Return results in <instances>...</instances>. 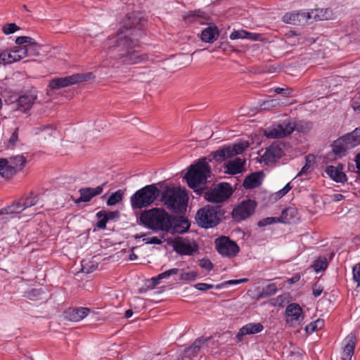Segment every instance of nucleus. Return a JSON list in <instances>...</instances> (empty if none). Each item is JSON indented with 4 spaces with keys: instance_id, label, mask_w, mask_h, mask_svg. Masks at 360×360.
I'll list each match as a JSON object with an SVG mask.
<instances>
[{
    "instance_id": "f257e3e1",
    "label": "nucleus",
    "mask_w": 360,
    "mask_h": 360,
    "mask_svg": "<svg viewBox=\"0 0 360 360\" xmlns=\"http://www.w3.org/2000/svg\"><path fill=\"white\" fill-rule=\"evenodd\" d=\"M145 25L146 20L141 13H129L122 20L123 29L115 37L108 39L105 58L97 68H110L115 73H127L129 71L128 65L142 61L143 58L134 48L138 45V38Z\"/></svg>"
},
{
    "instance_id": "f03ea898",
    "label": "nucleus",
    "mask_w": 360,
    "mask_h": 360,
    "mask_svg": "<svg viewBox=\"0 0 360 360\" xmlns=\"http://www.w3.org/2000/svg\"><path fill=\"white\" fill-rule=\"evenodd\" d=\"M142 223L153 230L184 233L188 231L190 224L186 219L174 221L165 210L153 208L142 213L140 217Z\"/></svg>"
},
{
    "instance_id": "7ed1b4c3",
    "label": "nucleus",
    "mask_w": 360,
    "mask_h": 360,
    "mask_svg": "<svg viewBox=\"0 0 360 360\" xmlns=\"http://www.w3.org/2000/svg\"><path fill=\"white\" fill-rule=\"evenodd\" d=\"M188 200L185 190L179 187L167 186L162 192L161 202L169 210L179 213L181 212L186 207Z\"/></svg>"
},
{
    "instance_id": "20e7f679",
    "label": "nucleus",
    "mask_w": 360,
    "mask_h": 360,
    "mask_svg": "<svg viewBox=\"0 0 360 360\" xmlns=\"http://www.w3.org/2000/svg\"><path fill=\"white\" fill-rule=\"evenodd\" d=\"M210 174V167L205 159L200 160L198 162L190 166L188 172L185 174V179L187 181L190 188L195 189L200 193L198 188L207 182V177Z\"/></svg>"
},
{
    "instance_id": "39448f33",
    "label": "nucleus",
    "mask_w": 360,
    "mask_h": 360,
    "mask_svg": "<svg viewBox=\"0 0 360 360\" xmlns=\"http://www.w3.org/2000/svg\"><path fill=\"white\" fill-rule=\"evenodd\" d=\"M160 193V191L155 184L146 186L131 196V205L133 209L148 207L157 199Z\"/></svg>"
},
{
    "instance_id": "423d86ee",
    "label": "nucleus",
    "mask_w": 360,
    "mask_h": 360,
    "mask_svg": "<svg viewBox=\"0 0 360 360\" xmlns=\"http://www.w3.org/2000/svg\"><path fill=\"white\" fill-rule=\"evenodd\" d=\"M221 215L219 207L206 205L197 212L195 220L200 226L208 229L217 225Z\"/></svg>"
},
{
    "instance_id": "0eeeda50",
    "label": "nucleus",
    "mask_w": 360,
    "mask_h": 360,
    "mask_svg": "<svg viewBox=\"0 0 360 360\" xmlns=\"http://www.w3.org/2000/svg\"><path fill=\"white\" fill-rule=\"evenodd\" d=\"M360 145V129H354L335 141L333 145L332 152L341 157L347 150Z\"/></svg>"
},
{
    "instance_id": "6e6552de",
    "label": "nucleus",
    "mask_w": 360,
    "mask_h": 360,
    "mask_svg": "<svg viewBox=\"0 0 360 360\" xmlns=\"http://www.w3.org/2000/svg\"><path fill=\"white\" fill-rule=\"evenodd\" d=\"M200 193L202 194L204 198L210 202L220 203L231 195L232 189L229 184L221 183L204 192L200 191Z\"/></svg>"
},
{
    "instance_id": "1a4fd4ad",
    "label": "nucleus",
    "mask_w": 360,
    "mask_h": 360,
    "mask_svg": "<svg viewBox=\"0 0 360 360\" xmlns=\"http://www.w3.org/2000/svg\"><path fill=\"white\" fill-rule=\"evenodd\" d=\"M295 128V123L290 119H285L282 122L273 124L266 128L264 135L270 139H281L290 135Z\"/></svg>"
},
{
    "instance_id": "9d476101",
    "label": "nucleus",
    "mask_w": 360,
    "mask_h": 360,
    "mask_svg": "<svg viewBox=\"0 0 360 360\" xmlns=\"http://www.w3.org/2000/svg\"><path fill=\"white\" fill-rule=\"evenodd\" d=\"M249 146L248 141H241L233 146L223 147L212 153L213 158L218 162H222L227 158L242 153Z\"/></svg>"
},
{
    "instance_id": "9b49d317",
    "label": "nucleus",
    "mask_w": 360,
    "mask_h": 360,
    "mask_svg": "<svg viewBox=\"0 0 360 360\" xmlns=\"http://www.w3.org/2000/svg\"><path fill=\"white\" fill-rule=\"evenodd\" d=\"M215 244L217 251L224 257L230 258L236 257L240 250L236 242L225 236L217 238Z\"/></svg>"
},
{
    "instance_id": "f8f14e48",
    "label": "nucleus",
    "mask_w": 360,
    "mask_h": 360,
    "mask_svg": "<svg viewBox=\"0 0 360 360\" xmlns=\"http://www.w3.org/2000/svg\"><path fill=\"white\" fill-rule=\"evenodd\" d=\"M172 246L174 250L181 255H191L198 249V246L194 240L183 237L175 238Z\"/></svg>"
},
{
    "instance_id": "ddd939ff",
    "label": "nucleus",
    "mask_w": 360,
    "mask_h": 360,
    "mask_svg": "<svg viewBox=\"0 0 360 360\" xmlns=\"http://www.w3.org/2000/svg\"><path fill=\"white\" fill-rule=\"evenodd\" d=\"M255 207L256 202L254 200H245L233 209L232 216L236 221L244 220L254 213Z\"/></svg>"
},
{
    "instance_id": "4468645a",
    "label": "nucleus",
    "mask_w": 360,
    "mask_h": 360,
    "mask_svg": "<svg viewBox=\"0 0 360 360\" xmlns=\"http://www.w3.org/2000/svg\"><path fill=\"white\" fill-rule=\"evenodd\" d=\"M286 321L291 326H299L303 319L302 309L298 304L291 303L285 309Z\"/></svg>"
},
{
    "instance_id": "2eb2a0df",
    "label": "nucleus",
    "mask_w": 360,
    "mask_h": 360,
    "mask_svg": "<svg viewBox=\"0 0 360 360\" xmlns=\"http://www.w3.org/2000/svg\"><path fill=\"white\" fill-rule=\"evenodd\" d=\"M39 204V195L33 192H30L28 195L22 197L19 200L13 203V206L19 214L30 207Z\"/></svg>"
},
{
    "instance_id": "dca6fc26",
    "label": "nucleus",
    "mask_w": 360,
    "mask_h": 360,
    "mask_svg": "<svg viewBox=\"0 0 360 360\" xmlns=\"http://www.w3.org/2000/svg\"><path fill=\"white\" fill-rule=\"evenodd\" d=\"M309 18V15L305 12L292 11L285 13L283 16V21L288 24L300 25L305 23Z\"/></svg>"
},
{
    "instance_id": "f3484780",
    "label": "nucleus",
    "mask_w": 360,
    "mask_h": 360,
    "mask_svg": "<svg viewBox=\"0 0 360 360\" xmlns=\"http://www.w3.org/2000/svg\"><path fill=\"white\" fill-rule=\"evenodd\" d=\"M103 190V185L98 186L96 188H80L79 192L80 197L75 200V203L82 202H89L92 198L96 195H100Z\"/></svg>"
},
{
    "instance_id": "a211bd4d",
    "label": "nucleus",
    "mask_w": 360,
    "mask_h": 360,
    "mask_svg": "<svg viewBox=\"0 0 360 360\" xmlns=\"http://www.w3.org/2000/svg\"><path fill=\"white\" fill-rule=\"evenodd\" d=\"M184 20L187 23L198 22L205 24V20H209V15L201 10L188 11L183 15Z\"/></svg>"
},
{
    "instance_id": "6ab92c4d",
    "label": "nucleus",
    "mask_w": 360,
    "mask_h": 360,
    "mask_svg": "<svg viewBox=\"0 0 360 360\" xmlns=\"http://www.w3.org/2000/svg\"><path fill=\"white\" fill-rule=\"evenodd\" d=\"M283 154V150L279 146L272 144L267 148L262 155V160L266 163H270L274 162L276 159L282 157Z\"/></svg>"
},
{
    "instance_id": "aec40b11",
    "label": "nucleus",
    "mask_w": 360,
    "mask_h": 360,
    "mask_svg": "<svg viewBox=\"0 0 360 360\" xmlns=\"http://www.w3.org/2000/svg\"><path fill=\"white\" fill-rule=\"evenodd\" d=\"M248 281V278H241V279H238V280H229V281H226L222 283L217 285L215 286V288L221 289V288H223L224 286L240 284L242 283H245ZM194 287L195 289H197L198 290L205 291L207 290L212 289L214 287V285H213L212 284L204 283H196L194 285Z\"/></svg>"
},
{
    "instance_id": "412c9836",
    "label": "nucleus",
    "mask_w": 360,
    "mask_h": 360,
    "mask_svg": "<svg viewBox=\"0 0 360 360\" xmlns=\"http://www.w3.org/2000/svg\"><path fill=\"white\" fill-rule=\"evenodd\" d=\"M325 172L335 181L343 183L347 181V176L342 172V166L339 165L338 167L332 165L327 166Z\"/></svg>"
},
{
    "instance_id": "4be33fe9",
    "label": "nucleus",
    "mask_w": 360,
    "mask_h": 360,
    "mask_svg": "<svg viewBox=\"0 0 360 360\" xmlns=\"http://www.w3.org/2000/svg\"><path fill=\"white\" fill-rule=\"evenodd\" d=\"M263 330V326L259 323H248L242 327L238 334L236 338L238 342L242 341L243 337L248 334H255L261 332Z\"/></svg>"
},
{
    "instance_id": "5701e85b",
    "label": "nucleus",
    "mask_w": 360,
    "mask_h": 360,
    "mask_svg": "<svg viewBox=\"0 0 360 360\" xmlns=\"http://www.w3.org/2000/svg\"><path fill=\"white\" fill-rule=\"evenodd\" d=\"M345 345L342 352V360H351L354 353L356 338L353 334L349 335L345 340Z\"/></svg>"
},
{
    "instance_id": "b1692460",
    "label": "nucleus",
    "mask_w": 360,
    "mask_h": 360,
    "mask_svg": "<svg viewBox=\"0 0 360 360\" xmlns=\"http://www.w3.org/2000/svg\"><path fill=\"white\" fill-rule=\"evenodd\" d=\"M210 338H200L197 339L191 346L185 349L184 354L186 357L195 356L202 349L206 346V342Z\"/></svg>"
},
{
    "instance_id": "393cba45",
    "label": "nucleus",
    "mask_w": 360,
    "mask_h": 360,
    "mask_svg": "<svg viewBox=\"0 0 360 360\" xmlns=\"http://www.w3.org/2000/svg\"><path fill=\"white\" fill-rule=\"evenodd\" d=\"M36 99L37 96L33 94L20 96L16 102L17 109L22 112L29 110L32 108Z\"/></svg>"
},
{
    "instance_id": "a878e982",
    "label": "nucleus",
    "mask_w": 360,
    "mask_h": 360,
    "mask_svg": "<svg viewBox=\"0 0 360 360\" xmlns=\"http://www.w3.org/2000/svg\"><path fill=\"white\" fill-rule=\"evenodd\" d=\"M75 84H76V80L74 75H72L65 77L53 79L49 83V87L51 89H59Z\"/></svg>"
},
{
    "instance_id": "bb28decb",
    "label": "nucleus",
    "mask_w": 360,
    "mask_h": 360,
    "mask_svg": "<svg viewBox=\"0 0 360 360\" xmlns=\"http://www.w3.org/2000/svg\"><path fill=\"white\" fill-rule=\"evenodd\" d=\"M91 309L87 307H77L70 309L67 316L70 321L78 322L89 314Z\"/></svg>"
},
{
    "instance_id": "cd10ccee",
    "label": "nucleus",
    "mask_w": 360,
    "mask_h": 360,
    "mask_svg": "<svg viewBox=\"0 0 360 360\" xmlns=\"http://www.w3.org/2000/svg\"><path fill=\"white\" fill-rule=\"evenodd\" d=\"M219 37V30L217 26H208L205 28L200 34L201 40L206 43H213Z\"/></svg>"
},
{
    "instance_id": "c85d7f7f",
    "label": "nucleus",
    "mask_w": 360,
    "mask_h": 360,
    "mask_svg": "<svg viewBox=\"0 0 360 360\" xmlns=\"http://www.w3.org/2000/svg\"><path fill=\"white\" fill-rule=\"evenodd\" d=\"M260 34L248 32L244 30H233L229 36L230 39H250L251 41L259 40Z\"/></svg>"
},
{
    "instance_id": "c756f323",
    "label": "nucleus",
    "mask_w": 360,
    "mask_h": 360,
    "mask_svg": "<svg viewBox=\"0 0 360 360\" xmlns=\"http://www.w3.org/2000/svg\"><path fill=\"white\" fill-rule=\"evenodd\" d=\"M245 165V160L240 158H236L233 160L227 162L226 168L228 173L231 174H236L240 173Z\"/></svg>"
},
{
    "instance_id": "7c9ffc66",
    "label": "nucleus",
    "mask_w": 360,
    "mask_h": 360,
    "mask_svg": "<svg viewBox=\"0 0 360 360\" xmlns=\"http://www.w3.org/2000/svg\"><path fill=\"white\" fill-rule=\"evenodd\" d=\"M262 176L261 173H252L245 179L243 181V186L245 188H254L258 187L262 184Z\"/></svg>"
},
{
    "instance_id": "2f4dec72",
    "label": "nucleus",
    "mask_w": 360,
    "mask_h": 360,
    "mask_svg": "<svg viewBox=\"0 0 360 360\" xmlns=\"http://www.w3.org/2000/svg\"><path fill=\"white\" fill-rule=\"evenodd\" d=\"M18 214L13 205H11L0 211V224H6L8 221Z\"/></svg>"
},
{
    "instance_id": "473e14b6",
    "label": "nucleus",
    "mask_w": 360,
    "mask_h": 360,
    "mask_svg": "<svg viewBox=\"0 0 360 360\" xmlns=\"http://www.w3.org/2000/svg\"><path fill=\"white\" fill-rule=\"evenodd\" d=\"M8 53L12 56L11 61L12 63L19 61L23 59L25 57H27V50H26L25 46H17L12 49Z\"/></svg>"
},
{
    "instance_id": "72a5a7b5",
    "label": "nucleus",
    "mask_w": 360,
    "mask_h": 360,
    "mask_svg": "<svg viewBox=\"0 0 360 360\" xmlns=\"http://www.w3.org/2000/svg\"><path fill=\"white\" fill-rule=\"evenodd\" d=\"M284 105L283 102H281L278 99H270L263 101L260 107L264 110H271L280 108Z\"/></svg>"
},
{
    "instance_id": "f704fd0d",
    "label": "nucleus",
    "mask_w": 360,
    "mask_h": 360,
    "mask_svg": "<svg viewBox=\"0 0 360 360\" xmlns=\"http://www.w3.org/2000/svg\"><path fill=\"white\" fill-rule=\"evenodd\" d=\"M9 161V163H11L13 165V167H15L17 171L21 170L25 163H26V158L23 155H16L13 157H11L9 159H8Z\"/></svg>"
},
{
    "instance_id": "c9c22d12",
    "label": "nucleus",
    "mask_w": 360,
    "mask_h": 360,
    "mask_svg": "<svg viewBox=\"0 0 360 360\" xmlns=\"http://www.w3.org/2000/svg\"><path fill=\"white\" fill-rule=\"evenodd\" d=\"M18 171L15 167L8 165V164H7L0 168V176L6 179H9L15 174Z\"/></svg>"
},
{
    "instance_id": "e433bc0d",
    "label": "nucleus",
    "mask_w": 360,
    "mask_h": 360,
    "mask_svg": "<svg viewBox=\"0 0 360 360\" xmlns=\"http://www.w3.org/2000/svg\"><path fill=\"white\" fill-rule=\"evenodd\" d=\"M123 191L121 190H118L115 193H112L108 198L107 200L108 205H115L122 200L123 198Z\"/></svg>"
},
{
    "instance_id": "4c0bfd02",
    "label": "nucleus",
    "mask_w": 360,
    "mask_h": 360,
    "mask_svg": "<svg viewBox=\"0 0 360 360\" xmlns=\"http://www.w3.org/2000/svg\"><path fill=\"white\" fill-rule=\"evenodd\" d=\"M328 262L325 257H319L314 261L312 267L316 272L323 271L327 268Z\"/></svg>"
},
{
    "instance_id": "58836bf2",
    "label": "nucleus",
    "mask_w": 360,
    "mask_h": 360,
    "mask_svg": "<svg viewBox=\"0 0 360 360\" xmlns=\"http://www.w3.org/2000/svg\"><path fill=\"white\" fill-rule=\"evenodd\" d=\"M296 210L295 208L288 207L282 212L281 218L285 223H290V219L295 216Z\"/></svg>"
},
{
    "instance_id": "ea45409f",
    "label": "nucleus",
    "mask_w": 360,
    "mask_h": 360,
    "mask_svg": "<svg viewBox=\"0 0 360 360\" xmlns=\"http://www.w3.org/2000/svg\"><path fill=\"white\" fill-rule=\"evenodd\" d=\"M76 84L81 82H86L95 78V75L92 72L75 74Z\"/></svg>"
},
{
    "instance_id": "a19ab883",
    "label": "nucleus",
    "mask_w": 360,
    "mask_h": 360,
    "mask_svg": "<svg viewBox=\"0 0 360 360\" xmlns=\"http://www.w3.org/2000/svg\"><path fill=\"white\" fill-rule=\"evenodd\" d=\"M198 273L193 271L184 272L180 274L179 280L185 281H193L196 279Z\"/></svg>"
},
{
    "instance_id": "79ce46f5",
    "label": "nucleus",
    "mask_w": 360,
    "mask_h": 360,
    "mask_svg": "<svg viewBox=\"0 0 360 360\" xmlns=\"http://www.w3.org/2000/svg\"><path fill=\"white\" fill-rule=\"evenodd\" d=\"M25 49L27 50V57L39 56V46L37 42L33 45L25 46Z\"/></svg>"
},
{
    "instance_id": "37998d69",
    "label": "nucleus",
    "mask_w": 360,
    "mask_h": 360,
    "mask_svg": "<svg viewBox=\"0 0 360 360\" xmlns=\"http://www.w3.org/2000/svg\"><path fill=\"white\" fill-rule=\"evenodd\" d=\"M179 272V269L173 268V269H169L167 271H165L158 274L156 279H158V280L166 279L172 275L177 274Z\"/></svg>"
},
{
    "instance_id": "c03bdc74",
    "label": "nucleus",
    "mask_w": 360,
    "mask_h": 360,
    "mask_svg": "<svg viewBox=\"0 0 360 360\" xmlns=\"http://www.w3.org/2000/svg\"><path fill=\"white\" fill-rule=\"evenodd\" d=\"M18 30H20V27L15 23L6 24L2 28L3 32L6 34L14 33Z\"/></svg>"
},
{
    "instance_id": "a18cd8bd",
    "label": "nucleus",
    "mask_w": 360,
    "mask_h": 360,
    "mask_svg": "<svg viewBox=\"0 0 360 360\" xmlns=\"http://www.w3.org/2000/svg\"><path fill=\"white\" fill-rule=\"evenodd\" d=\"M277 291L276 286L275 284H269L264 289L261 297L270 296L274 295Z\"/></svg>"
},
{
    "instance_id": "49530a36",
    "label": "nucleus",
    "mask_w": 360,
    "mask_h": 360,
    "mask_svg": "<svg viewBox=\"0 0 360 360\" xmlns=\"http://www.w3.org/2000/svg\"><path fill=\"white\" fill-rule=\"evenodd\" d=\"M353 279L360 287V262L353 267Z\"/></svg>"
},
{
    "instance_id": "de8ad7c7",
    "label": "nucleus",
    "mask_w": 360,
    "mask_h": 360,
    "mask_svg": "<svg viewBox=\"0 0 360 360\" xmlns=\"http://www.w3.org/2000/svg\"><path fill=\"white\" fill-rule=\"evenodd\" d=\"M198 265L202 268L207 271H210L213 269V264L208 259H202L198 261Z\"/></svg>"
},
{
    "instance_id": "09e8293b",
    "label": "nucleus",
    "mask_w": 360,
    "mask_h": 360,
    "mask_svg": "<svg viewBox=\"0 0 360 360\" xmlns=\"http://www.w3.org/2000/svg\"><path fill=\"white\" fill-rule=\"evenodd\" d=\"M12 56L8 52L4 51L0 53V65L1 64H11L12 63Z\"/></svg>"
},
{
    "instance_id": "8fccbe9b",
    "label": "nucleus",
    "mask_w": 360,
    "mask_h": 360,
    "mask_svg": "<svg viewBox=\"0 0 360 360\" xmlns=\"http://www.w3.org/2000/svg\"><path fill=\"white\" fill-rule=\"evenodd\" d=\"M18 128H15V131L13 132V134H11V136L8 140V147L13 148L15 146L16 141H18Z\"/></svg>"
},
{
    "instance_id": "3c124183",
    "label": "nucleus",
    "mask_w": 360,
    "mask_h": 360,
    "mask_svg": "<svg viewBox=\"0 0 360 360\" xmlns=\"http://www.w3.org/2000/svg\"><path fill=\"white\" fill-rule=\"evenodd\" d=\"M276 221L275 217H266L258 221L257 225L260 227L274 224Z\"/></svg>"
},
{
    "instance_id": "603ef678",
    "label": "nucleus",
    "mask_w": 360,
    "mask_h": 360,
    "mask_svg": "<svg viewBox=\"0 0 360 360\" xmlns=\"http://www.w3.org/2000/svg\"><path fill=\"white\" fill-rule=\"evenodd\" d=\"M310 158L311 157L309 155L307 156L305 165L302 167L301 171L299 172V176L307 174L308 172L309 169L311 167Z\"/></svg>"
},
{
    "instance_id": "864d4df0",
    "label": "nucleus",
    "mask_w": 360,
    "mask_h": 360,
    "mask_svg": "<svg viewBox=\"0 0 360 360\" xmlns=\"http://www.w3.org/2000/svg\"><path fill=\"white\" fill-rule=\"evenodd\" d=\"M145 240H146V243H148V244H161L162 242L160 238H159L156 236L148 238Z\"/></svg>"
},
{
    "instance_id": "5fc2aeb1",
    "label": "nucleus",
    "mask_w": 360,
    "mask_h": 360,
    "mask_svg": "<svg viewBox=\"0 0 360 360\" xmlns=\"http://www.w3.org/2000/svg\"><path fill=\"white\" fill-rule=\"evenodd\" d=\"M118 214H119L118 212H110L107 214H103V213L101 212H100L97 214V215L98 217H101V216L104 215V217L108 218V219H113V218L117 217Z\"/></svg>"
},
{
    "instance_id": "6e6d98bb",
    "label": "nucleus",
    "mask_w": 360,
    "mask_h": 360,
    "mask_svg": "<svg viewBox=\"0 0 360 360\" xmlns=\"http://www.w3.org/2000/svg\"><path fill=\"white\" fill-rule=\"evenodd\" d=\"M274 92L278 94L289 95L291 93V89L277 87L274 89Z\"/></svg>"
},
{
    "instance_id": "4d7b16f0",
    "label": "nucleus",
    "mask_w": 360,
    "mask_h": 360,
    "mask_svg": "<svg viewBox=\"0 0 360 360\" xmlns=\"http://www.w3.org/2000/svg\"><path fill=\"white\" fill-rule=\"evenodd\" d=\"M36 43V41L32 37L25 36L24 45L23 46H28L30 45H33V44Z\"/></svg>"
},
{
    "instance_id": "13d9d810",
    "label": "nucleus",
    "mask_w": 360,
    "mask_h": 360,
    "mask_svg": "<svg viewBox=\"0 0 360 360\" xmlns=\"http://www.w3.org/2000/svg\"><path fill=\"white\" fill-rule=\"evenodd\" d=\"M108 221V218L103 217L101 220H99L97 223V227L99 229H105L106 227V223Z\"/></svg>"
},
{
    "instance_id": "bf43d9fd",
    "label": "nucleus",
    "mask_w": 360,
    "mask_h": 360,
    "mask_svg": "<svg viewBox=\"0 0 360 360\" xmlns=\"http://www.w3.org/2000/svg\"><path fill=\"white\" fill-rule=\"evenodd\" d=\"M305 330L307 333H311L316 330V328L315 327L314 322H312L307 325L305 328Z\"/></svg>"
},
{
    "instance_id": "052dcab7",
    "label": "nucleus",
    "mask_w": 360,
    "mask_h": 360,
    "mask_svg": "<svg viewBox=\"0 0 360 360\" xmlns=\"http://www.w3.org/2000/svg\"><path fill=\"white\" fill-rule=\"evenodd\" d=\"M322 290L323 289L321 288L320 287H317L316 285L314 286L313 288V295L315 296V297H319V295H321V292H322Z\"/></svg>"
},
{
    "instance_id": "680f3d73",
    "label": "nucleus",
    "mask_w": 360,
    "mask_h": 360,
    "mask_svg": "<svg viewBox=\"0 0 360 360\" xmlns=\"http://www.w3.org/2000/svg\"><path fill=\"white\" fill-rule=\"evenodd\" d=\"M314 325H315V327L316 328V330L321 329L324 326V321L323 319H319L314 321Z\"/></svg>"
},
{
    "instance_id": "e2e57ef3",
    "label": "nucleus",
    "mask_w": 360,
    "mask_h": 360,
    "mask_svg": "<svg viewBox=\"0 0 360 360\" xmlns=\"http://www.w3.org/2000/svg\"><path fill=\"white\" fill-rule=\"evenodd\" d=\"M25 36L18 37L15 39V44L18 46H21L24 45Z\"/></svg>"
},
{
    "instance_id": "0e129e2a",
    "label": "nucleus",
    "mask_w": 360,
    "mask_h": 360,
    "mask_svg": "<svg viewBox=\"0 0 360 360\" xmlns=\"http://www.w3.org/2000/svg\"><path fill=\"white\" fill-rule=\"evenodd\" d=\"M94 269H95L94 266H93L91 269H89L88 268H86L85 266V265L84 264H82V269L81 270L84 273L89 274V273L93 271Z\"/></svg>"
},
{
    "instance_id": "69168bd1",
    "label": "nucleus",
    "mask_w": 360,
    "mask_h": 360,
    "mask_svg": "<svg viewBox=\"0 0 360 360\" xmlns=\"http://www.w3.org/2000/svg\"><path fill=\"white\" fill-rule=\"evenodd\" d=\"M356 165L358 169L360 170V153H358L355 157Z\"/></svg>"
},
{
    "instance_id": "338daca9",
    "label": "nucleus",
    "mask_w": 360,
    "mask_h": 360,
    "mask_svg": "<svg viewBox=\"0 0 360 360\" xmlns=\"http://www.w3.org/2000/svg\"><path fill=\"white\" fill-rule=\"evenodd\" d=\"M291 188L292 186H290V183H288L282 189L287 194L291 190Z\"/></svg>"
},
{
    "instance_id": "774afa93",
    "label": "nucleus",
    "mask_w": 360,
    "mask_h": 360,
    "mask_svg": "<svg viewBox=\"0 0 360 360\" xmlns=\"http://www.w3.org/2000/svg\"><path fill=\"white\" fill-rule=\"evenodd\" d=\"M285 192L283 191V189H281L280 191H278V192L276 193V195L278 198H282L283 196H284L285 195Z\"/></svg>"
}]
</instances>
